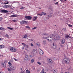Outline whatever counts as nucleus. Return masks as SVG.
<instances>
[{"label":"nucleus","mask_w":73,"mask_h":73,"mask_svg":"<svg viewBox=\"0 0 73 73\" xmlns=\"http://www.w3.org/2000/svg\"><path fill=\"white\" fill-rule=\"evenodd\" d=\"M63 62H64L66 64H68L70 62V60L69 58H65L62 60L63 64H64Z\"/></svg>","instance_id":"nucleus-1"},{"label":"nucleus","mask_w":73,"mask_h":73,"mask_svg":"<svg viewBox=\"0 0 73 73\" xmlns=\"http://www.w3.org/2000/svg\"><path fill=\"white\" fill-rule=\"evenodd\" d=\"M53 36H54V35H51V36H48L46 38L47 40L48 41H52L53 40Z\"/></svg>","instance_id":"nucleus-2"},{"label":"nucleus","mask_w":73,"mask_h":73,"mask_svg":"<svg viewBox=\"0 0 73 73\" xmlns=\"http://www.w3.org/2000/svg\"><path fill=\"white\" fill-rule=\"evenodd\" d=\"M10 49L11 51H12V52H16V49L14 47H11L10 48Z\"/></svg>","instance_id":"nucleus-3"},{"label":"nucleus","mask_w":73,"mask_h":73,"mask_svg":"<svg viewBox=\"0 0 73 73\" xmlns=\"http://www.w3.org/2000/svg\"><path fill=\"white\" fill-rule=\"evenodd\" d=\"M39 52L41 55L44 54V52L40 48L39 49Z\"/></svg>","instance_id":"nucleus-4"},{"label":"nucleus","mask_w":73,"mask_h":73,"mask_svg":"<svg viewBox=\"0 0 73 73\" xmlns=\"http://www.w3.org/2000/svg\"><path fill=\"white\" fill-rule=\"evenodd\" d=\"M25 18L26 19H28V20H29L32 19V17L30 16H26L25 17Z\"/></svg>","instance_id":"nucleus-5"},{"label":"nucleus","mask_w":73,"mask_h":73,"mask_svg":"<svg viewBox=\"0 0 73 73\" xmlns=\"http://www.w3.org/2000/svg\"><path fill=\"white\" fill-rule=\"evenodd\" d=\"M11 7V6L10 5H5L3 6V8H10Z\"/></svg>","instance_id":"nucleus-6"},{"label":"nucleus","mask_w":73,"mask_h":73,"mask_svg":"<svg viewBox=\"0 0 73 73\" xmlns=\"http://www.w3.org/2000/svg\"><path fill=\"white\" fill-rule=\"evenodd\" d=\"M33 53L34 54H36L37 53V50L33 49Z\"/></svg>","instance_id":"nucleus-7"},{"label":"nucleus","mask_w":73,"mask_h":73,"mask_svg":"<svg viewBox=\"0 0 73 73\" xmlns=\"http://www.w3.org/2000/svg\"><path fill=\"white\" fill-rule=\"evenodd\" d=\"M1 12L2 13H8L9 12L7 10H2L1 11Z\"/></svg>","instance_id":"nucleus-8"},{"label":"nucleus","mask_w":73,"mask_h":73,"mask_svg":"<svg viewBox=\"0 0 73 73\" xmlns=\"http://www.w3.org/2000/svg\"><path fill=\"white\" fill-rule=\"evenodd\" d=\"M49 36V35L48 34H45L44 35V38H46H46H47V37H48Z\"/></svg>","instance_id":"nucleus-9"},{"label":"nucleus","mask_w":73,"mask_h":73,"mask_svg":"<svg viewBox=\"0 0 73 73\" xmlns=\"http://www.w3.org/2000/svg\"><path fill=\"white\" fill-rule=\"evenodd\" d=\"M48 62L50 64H51L52 63V61L51 59H50L49 58H48L47 59Z\"/></svg>","instance_id":"nucleus-10"},{"label":"nucleus","mask_w":73,"mask_h":73,"mask_svg":"<svg viewBox=\"0 0 73 73\" xmlns=\"http://www.w3.org/2000/svg\"><path fill=\"white\" fill-rule=\"evenodd\" d=\"M65 39H62L61 42V44H65Z\"/></svg>","instance_id":"nucleus-11"},{"label":"nucleus","mask_w":73,"mask_h":73,"mask_svg":"<svg viewBox=\"0 0 73 73\" xmlns=\"http://www.w3.org/2000/svg\"><path fill=\"white\" fill-rule=\"evenodd\" d=\"M29 59V58H28V55H27L26 56L25 58V60L26 61H28V60Z\"/></svg>","instance_id":"nucleus-12"},{"label":"nucleus","mask_w":73,"mask_h":73,"mask_svg":"<svg viewBox=\"0 0 73 73\" xmlns=\"http://www.w3.org/2000/svg\"><path fill=\"white\" fill-rule=\"evenodd\" d=\"M65 38H71V37L69 36V35H66L65 36Z\"/></svg>","instance_id":"nucleus-13"},{"label":"nucleus","mask_w":73,"mask_h":73,"mask_svg":"<svg viewBox=\"0 0 73 73\" xmlns=\"http://www.w3.org/2000/svg\"><path fill=\"white\" fill-rule=\"evenodd\" d=\"M4 45H0V49H2V48H4Z\"/></svg>","instance_id":"nucleus-14"},{"label":"nucleus","mask_w":73,"mask_h":73,"mask_svg":"<svg viewBox=\"0 0 73 73\" xmlns=\"http://www.w3.org/2000/svg\"><path fill=\"white\" fill-rule=\"evenodd\" d=\"M18 16H19V15H11L10 16V17H18Z\"/></svg>","instance_id":"nucleus-15"},{"label":"nucleus","mask_w":73,"mask_h":73,"mask_svg":"<svg viewBox=\"0 0 73 73\" xmlns=\"http://www.w3.org/2000/svg\"><path fill=\"white\" fill-rule=\"evenodd\" d=\"M49 9H50V10H51L52 12L53 11V9H54V8H53V7H50Z\"/></svg>","instance_id":"nucleus-16"},{"label":"nucleus","mask_w":73,"mask_h":73,"mask_svg":"<svg viewBox=\"0 0 73 73\" xmlns=\"http://www.w3.org/2000/svg\"><path fill=\"white\" fill-rule=\"evenodd\" d=\"M9 68H11V69H12L13 70H14V67H13V66L11 65H10L9 66Z\"/></svg>","instance_id":"nucleus-17"},{"label":"nucleus","mask_w":73,"mask_h":73,"mask_svg":"<svg viewBox=\"0 0 73 73\" xmlns=\"http://www.w3.org/2000/svg\"><path fill=\"white\" fill-rule=\"evenodd\" d=\"M38 17H34V18H33V21H35V20H36V19H37V18Z\"/></svg>","instance_id":"nucleus-18"},{"label":"nucleus","mask_w":73,"mask_h":73,"mask_svg":"<svg viewBox=\"0 0 73 73\" xmlns=\"http://www.w3.org/2000/svg\"><path fill=\"white\" fill-rule=\"evenodd\" d=\"M54 40H57V36H54Z\"/></svg>","instance_id":"nucleus-19"},{"label":"nucleus","mask_w":73,"mask_h":73,"mask_svg":"<svg viewBox=\"0 0 73 73\" xmlns=\"http://www.w3.org/2000/svg\"><path fill=\"white\" fill-rule=\"evenodd\" d=\"M27 56H28V57L29 59V58H32V56L31 55H27Z\"/></svg>","instance_id":"nucleus-20"},{"label":"nucleus","mask_w":73,"mask_h":73,"mask_svg":"<svg viewBox=\"0 0 73 73\" xmlns=\"http://www.w3.org/2000/svg\"><path fill=\"white\" fill-rule=\"evenodd\" d=\"M27 56H28V57L29 59V58H32V56L31 55H27Z\"/></svg>","instance_id":"nucleus-21"},{"label":"nucleus","mask_w":73,"mask_h":73,"mask_svg":"<svg viewBox=\"0 0 73 73\" xmlns=\"http://www.w3.org/2000/svg\"><path fill=\"white\" fill-rule=\"evenodd\" d=\"M26 73H31V71H30V70H26Z\"/></svg>","instance_id":"nucleus-22"},{"label":"nucleus","mask_w":73,"mask_h":73,"mask_svg":"<svg viewBox=\"0 0 73 73\" xmlns=\"http://www.w3.org/2000/svg\"><path fill=\"white\" fill-rule=\"evenodd\" d=\"M21 24V25L24 24V22L23 20H22V21L20 22Z\"/></svg>","instance_id":"nucleus-23"},{"label":"nucleus","mask_w":73,"mask_h":73,"mask_svg":"<svg viewBox=\"0 0 73 73\" xmlns=\"http://www.w3.org/2000/svg\"><path fill=\"white\" fill-rule=\"evenodd\" d=\"M31 63H33V62H34V61L35 60H34V59H32L31 60Z\"/></svg>","instance_id":"nucleus-24"},{"label":"nucleus","mask_w":73,"mask_h":73,"mask_svg":"<svg viewBox=\"0 0 73 73\" xmlns=\"http://www.w3.org/2000/svg\"><path fill=\"white\" fill-rule=\"evenodd\" d=\"M44 69L42 68V72H41L40 73H44Z\"/></svg>","instance_id":"nucleus-25"},{"label":"nucleus","mask_w":73,"mask_h":73,"mask_svg":"<svg viewBox=\"0 0 73 73\" xmlns=\"http://www.w3.org/2000/svg\"><path fill=\"white\" fill-rule=\"evenodd\" d=\"M0 30H2V31H4V29L3 28V27H0Z\"/></svg>","instance_id":"nucleus-26"},{"label":"nucleus","mask_w":73,"mask_h":73,"mask_svg":"<svg viewBox=\"0 0 73 73\" xmlns=\"http://www.w3.org/2000/svg\"><path fill=\"white\" fill-rule=\"evenodd\" d=\"M2 65H3V67H4V68H5V67H6V65L5 64H3L2 63Z\"/></svg>","instance_id":"nucleus-27"},{"label":"nucleus","mask_w":73,"mask_h":73,"mask_svg":"<svg viewBox=\"0 0 73 73\" xmlns=\"http://www.w3.org/2000/svg\"><path fill=\"white\" fill-rule=\"evenodd\" d=\"M42 15H43V16H45V15H46V14L45 13L42 12Z\"/></svg>","instance_id":"nucleus-28"},{"label":"nucleus","mask_w":73,"mask_h":73,"mask_svg":"<svg viewBox=\"0 0 73 73\" xmlns=\"http://www.w3.org/2000/svg\"><path fill=\"white\" fill-rule=\"evenodd\" d=\"M53 72L54 73H57V71L55 70H53Z\"/></svg>","instance_id":"nucleus-29"},{"label":"nucleus","mask_w":73,"mask_h":73,"mask_svg":"<svg viewBox=\"0 0 73 73\" xmlns=\"http://www.w3.org/2000/svg\"><path fill=\"white\" fill-rule=\"evenodd\" d=\"M43 44H46V41H45V40H43Z\"/></svg>","instance_id":"nucleus-30"},{"label":"nucleus","mask_w":73,"mask_h":73,"mask_svg":"<svg viewBox=\"0 0 73 73\" xmlns=\"http://www.w3.org/2000/svg\"><path fill=\"white\" fill-rule=\"evenodd\" d=\"M48 17H52V14L51 13L50 15H48Z\"/></svg>","instance_id":"nucleus-31"},{"label":"nucleus","mask_w":73,"mask_h":73,"mask_svg":"<svg viewBox=\"0 0 73 73\" xmlns=\"http://www.w3.org/2000/svg\"><path fill=\"white\" fill-rule=\"evenodd\" d=\"M7 69L8 71H9V72H10V71H11L12 70V69H11V68H8Z\"/></svg>","instance_id":"nucleus-32"},{"label":"nucleus","mask_w":73,"mask_h":73,"mask_svg":"<svg viewBox=\"0 0 73 73\" xmlns=\"http://www.w3.org/2000/svg\"><path fill=\"white\" fill-rule=\"evenodd\" d=\"M7 28H8V29H10V30H13V28L9 27H7Z\"/></svg>","instance_id":"nucleus-33"},{"label":"nucleus","mask_w":73,"mask_h":73,"mask_svg":"<svg viewBox=\"0 0 73 73\" xmlns=\"http://www.w3.org/2000/svg\"><path fill=\"white\" fill-rule=\"evenodd\" d=\"M24 21V23H25V24H27V23H28V22L27 21Z\"/></svg>","instance_id":"nucleus-34"},{"label":"nucleus","mask_w":73,"mask_h":73,"mask_svg":"<svg viewBox=\"0 0 73 73\" xmlns=\"http://www.w3.org/2000/svg\"><path fill=\"white\" fill-rule=\"evenodd\" d=\"M28 37L27 35H24V38H27Z\"/></svg>","instance_id":"nucleus-35"},{"label":"nucleus","mask_w":73,"mask_h":73,"mask_svg":"<svg viewBox=\"0 0 73 73\" xmlns=\"http://www.w3.org/2000/svg\"><path fill=\"white\" fill-rule=\"evenodd\" d=\"M68 25L69 27H73V26L71 25L68 24Z\"/></svg>","instance_id":"nucleus-36"},{"label":"nucleus","mask_w":73,"mask_h":73,"mask_svg":"<svg viewBox=\"0 0 73 73\" xmlns=\"http://www.w3.org/2000/svg\"><path fill=\"white\" fill-rule=\"evenodd\" d=\"M7 38H9V35L7 34L6 35Z\"/></svg>","instance_id":"nucleus-37"},{"label":"nucleus","mask_w":73,"mask_h":73,"mask_svg":"<svg viewBox=\"0 0 73 73\" xmlns=\"http://www.w3.org/2000/svg\"><path fill=\"white\" fill-rule=\"evenodd\" d=\"M5 64H7L8 62V61L7 60H5L4 61Z\"/></svg>","instance_id":"nucleus-38"},{"label":"nucleus","mask_w":73,"mask_h":73,"mask_svg":"<svg viewBox=\"0 0 73 73\" xmlns=\"http://www.w3.org/2000/svg\"><path fill=\"white\" fill-rule=\"evenodd\" d=\"M37 63L39 64V65H41V63H40V62H38Z\"/></svg>","instance_id":"nucleus-39"},{"label":"nucleus","mask_w":73,"mask_h":73,"mask_svg":"<svg viewBox=\"0 0 73 73\" xmlns=\"http://www.w3.org/2000/svg\"><path fill=\"white\" fill-rule=\"evenodd\" d=\"M36 45L37 46H40V44H39V43H36Z\"/></svg>","instance_id":"nucleus-40"},{"label":"nucleus","mask_w":73,"mask_h":73,"mask_svg":"<svg viewBox=\"0 0 73 73\" xmlns=\"http://www.w3.org/2000/svg\"><path fill=\"white\" fill-rule=\"evenodd\" d=\"M36 28H37V27H34L32 29H33V30L34 29H36Z\"/></svg>","instance_id":"nucleus-41"},{"label":"nucleus","mask_w":73,"mask_h":73,"mask_svg":"<svg viewBox=\"0 0 73 73\" xmlns=\"http://www.w3.org/2000/svg\"><path fill=\"white\" fill-rule=\"evenodd\" d=\"M38 15H39V16H42V13L40 14H38Z\"/></svg>","instance_id":"nucleus-42"},{"label":"nucleus","mask_w":73,"mask_h":73,"mask_svg":"<svg viewBox=\"0 0 73 73\" xmlns=\"http://www.w3.org/2000/svg\"><path fill=\"white\" fill-rule=\"evenodd\" d=\"M26 28H28L29 29H31V27H29V26H26Z\"/></svg>","instance_id":"nucleus-43"},{"label":"nucleus","mask_w":73,"mask_h":73,"mask_svg":"<svg viewBox=\"0 0 73 73\" xmlns=\"http://www.w3.org/2000/svg\"><path fill=\"white\" fill-rule=\"evenodd\" d=\"M53 59L54 60H57V58H56V57H53Z\"/></svg>","instance_id":"nucleus-44"},{"label":"nucleus","mask_w":73,"mask_h":73,"mask_svg":"<svg viewBox=\"0 0 73 73\" xmlns=\"http://www.w3.org/2000/svg\"><path fill=\"white\" fill-rule=\"evenodd\" d=\"M9 2H7V3H4L3 4H9Z\"/></svg>","instance_id":"nucleus-45"},{"label":"nucleus","mask_w":73,"mask_h":73,"mask_svg":"<svg viewBox=\"0 0 73 73\" xmlns=\"http://www.w3.org/2000/svg\"><path fill=\"white\" fill-rule=\"evenodd\" d=\"M60 46H61V47H62H62L63 46L62 45V44H60Z\"/></svg>","instance_id":"nucleus-46"},{"label":"nucleus","mask_w":73,"mask_h":73,"mask_svg":"<svg viewBox=\"0 0 73 73\" xmlns=\"http://www.w3.org/2000/svg\"><path fill=\"white\" fill-rule=\"evenodd\" d=\"M24 9V8L23 7H21L20 9Z\"/></svg>","instance_id":"nucleus-47"},{"label":"nucleus","mask_w":73,"mask_h":73,"mask_svg":"<svg viewBox=\"0 0 73 73\" xmlns=\"http://www.w3.org/2000/svg\"><path fill=\"white\" fill-rule=\"evenodd\" d=\"M33 70H35V67H33Z\"/></svg>","instance_id":"nucleus-48"},{"label":"nucleus","mask_w":73,"mask_h":73,"mask_svg":"<svg viewBox=\"0 0 73 73\" xmlns=\"http://www.w3.org/2000/svg\"><path fill=\"white\" fill-rule=\"evenodd\" d=\"M2 19H3V18L0 17V21H1V20H2Z\"/></svg>","instance_id":"nucleus-49"},{"label":"nucleus","mask_w":73,"mask_h":73,"mask_svg":"<svg viewBox=\"0 0 73 73\" xmlns=\"http://www.w3.org/2000/svg\"><path fill=\"white\" fill-rule=\"evenodd\" d=\"M13 21L16 22V21H17L16 20H13Z\"/></svg>","instance_id":"nucleus-50"},{"label":"nucleus","mask_w":73,"mask_h":73,"mask_svg":"<svg viewBox=\"0 0 73 73\" xmlns=\"http://www.w3.org/2000/svg\"><path fill=\"white\" fill-rule=\"evenodd\" d=\"M55 4L57 5L58 4V2H57L56 3H55Z\"/></svg>","instance_id":"nucleus-51"},{"label":"nucleus","mask_w":73,"mask_h":73,"mask_svg":"<svg viewBox=\"0 0 73 73\" xmlns=\"http://www.w3.org/2000/svg\"><path fill=\"white\" fill-rule=\"evenodd\" d=\"M31 46H34V45L32 43H31Z\"/></svg>","instance_id":"nucleus-52"},{"label":"nucleus","mask_w":73,"mask_h":73,"mask_svg":"<svg viewBox=\"0 0 73 73\" xmlns=\"http://www.w3.org/2000/svg\"><path fill=\"white\" fill-rule=\"evenodd\" d=\"M29 40L30 41H33V40H32V39H29Z\"/></svg>","instance_id":"nucleus-53"},{"label":"nucleus","mask_w":73,"mask_h":73,"mask_svg":"<svg viewBox=\"0 0 73 73\" xmlns=\"http://www.w3.org/2000/svg\"><path fill=\"white\" fill-rule=\"evenodd\" d=\"M63 29H64V31H66V29L64 28Z\"/></svg>","instance_id":"nucleus-54"},{"label":"nucleus","mask_w":73,"mask_h":73,"mask_svg":"<svg viewBox=\"0 0 73 73\" xmlns=\"http://www.w3.org/2000/svg\"><path fill=\"white\" fill-rule=\"evenodd\" d=\"M14 59L15 61H17V59H15V58H14Z\"/></svg>","instance_id":"nucleus-55"},{"label":"nucleus","mask_w":73,"mask_h":73,"mask_svg":"<svg viewBox=\"0 0 73 73\" xmlns=\"http://www.w3.org/2000/svg\"><path fill=\"white\" fill-rule=\"evenodd\" d=\"M26 47H27V49H28V45L26 46Z\"/></svg>","instance_id":"nucleus-56"},{"label":"nucleus","mask_w":73,"mask_h":73,"mask_svg":"<svg viewBox=\"0 0 73 73\" xmlns=\"http://www.w3.org/2000/svg\"><path fill=\"white\" fill-rule=\"evenodd\" d=\"M9 65H11V63H10V62H9Z\"/></svg>","instance_id":"nucleus-57"},{"label":"nucleus","mask_w":73,"mask_h":73,"mask_svg":"<svg viewBox=\"0 0 73 73\" xmlns=\"http://www.w3.org/2000/svg\"><path fill=\"white\" fill-rule=\"evenodd\" d=\"M60 1L61 2H62V1H63V0H60Z\"/></svg>","instance_id":"nucleus-58"},{"label":"nucleus","mask_w":73,"mask_h":73,"mask_svg":"<svg viewBox=\"0 0 73 73\" xmlns=\"http://www.w3.org/2000/svg\"><path fill=\"white\" fill-rule=\"evenodd\" d=\"M24 46H26V44H24Z\"/></svg>","instance_id":"nucleus-59"},{"label":"nucleus","mask_w":73,"mask_h":73,"mask_svg":"<svg viewBox=\"0 0 73 73\" xmlns=\"http://www.w3.org/2000/svg\"><path fill=\"white\" fill-rule=\"evenodd\" d=\"M1 40V38H0V41Z\"/></svg>","instance_id":"nucleus-60"},{"label":"nucleus","mask_w":73,"mask_h":73,"mask_svg":"<svg viewBox=\"0 0 73 73\" xmlns=\"http://www.w3.org/2000/svg\"><path fill=\"white\" fill-rule=\"evenodd\" d=\"M39 59H40V60H41V58H39Z\"/></svg>","instance_id":"nucleus-61"},{"label":"nucleus","mask_w":73,"mask_h":73,"mask_svg":"<svg viewBox=\"0 0 73 73\" xmlns=\"http://www.w3.org/2000/svg\"><path fill=\"white\" fill-rule=\"evenodd\" d=\"M0 73H3V72H1Z\"/></svg>","instance_id":"nucleus-62"},{"label":"nucleus","mask_w":73,"mask_h":73,"mask_svg":"<svg viewBox=\"0 0 73 73\" xmlns=\"http://www.w3.org/2000/svg\"><path fill=\"white\" fill-rule=\"evenodd\" d=\"M22 49H24V47H23Z\"/></svg>","instance_id":"nucleus-63"},{"label":"nucleus","mask_w":73,"mask_h":73,"mask_svg":"<svg viewBox=\"0 0 73 73\" xmlns=\"http://www.w3.org/2000/svg\"><path fill=\"white\" fill-rule=\"evenodd\" d=\"M21 70H22V68H21Z\"/></svg>","instance_id":"nucleus-64"}]
</instances>
